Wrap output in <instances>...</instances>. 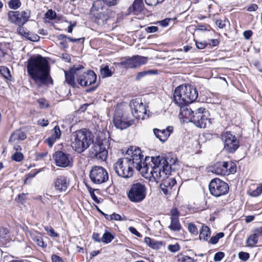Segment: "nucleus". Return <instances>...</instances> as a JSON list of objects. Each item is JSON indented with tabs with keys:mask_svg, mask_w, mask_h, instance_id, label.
<instances>
[{
	"mask_svg": "<svg viewBox=\"0 0 262 262\" xmlns=\"http://www.w3.org/2000/svg\"><path fill=\"white\" fill-rule=\"evenodd\" d=\"M144 242L150 247L155 249H159L162 245L161 242L156 241L149 237H146L144 238Z\"/></svg>",
	"mask_w": 262,
	"mask_h": 262,
	"instance_id": "29",
	"label": "nucleus"
},
{
	"mask_svg": "<svg viewBox=\"0 0 262 262\" xmlns=\"http://www.w3.org/2000/svg\"><path fill=\"white\" fill-rule=\"evenodd\" d=\"M150 157L144 156L141 149L137 147L130 146L126 151L124 157L120 158L114 164L116 173L123 178H129L133 176L134 169L139 171L143 176L148 174L149 166L147 161Z\"/></svg>",
	"mask_w": 262,
	"mask_h": 262,
	"instance_id": "1",
	"label": "nucleus"
},
{
	"mask_svg": "<svg viewBox=\"0 0 262 262\" xmlns=\"http://www.w3.org/2000/svg\"><path fill=\"white\" fill-rule=\"evenodd\" d=\"M164 0H145L146 5L148 6H155L158 4L162 3Z\"/></svg>",
	"mask_w": 262,
	"mask_h": 262,
	"instance_id": "48",
	"label": "nucleus"
},
{
	"mask_svg": "<svg viewBox=\"0 0 262 262\" xmlns=\"http://www.w3.org/2000/svg\"><path fill=\"white\" fill-rule=\"evenodd\" d=\"M195 45L198 49H203L206 47V43L204 42L196 41Z\"/></svg>",
	"mask_w": 262,
	"mask_h": 262,
	"instance_id": "60",
	"label": "nucleus"
},
{
	"mask_svg": "<svg viewBox=\"0 0 262 262\" xmlns=\"http://www.w3.org/2000/svg\"><path fill=\"white\" fill-rule=\"evenodd\" d=\"M198 97L196 90L191 85H180L177 87L173 94L174 102L180 107V115L190 122L194 114L195 109L188 104L192 103Z\"/></svg>",
	"mask_w": 262,
	"mask_h": 262,
	"instance_id": "2",
	"label": "nucleus"
},
{
	"mask_svg": "<svg viewBox=\"0 0 262 262\" xmlns=\"http://www.w3.org/2000/svg\"><path fill=\"white\" fill-rule=\"evenodd\" d=\"M111 220L122 221L123 219L120 215L116 213H113L111 214Z\"/></svg>",
	"mask_w": 262,
	"mask_h": 262,
	"instance_id": "54",
	"label": "nucleus"
},
{
	"mask_svg": "<svg viewBox=\"0 0 262 262\" xmlns=\"http://www.w3.org/2000/svg\"><path fill=\"white\" fill-rule=\"evenodd\" d=\"M144 7L143 0H135L133 4V11L135 14L141 12Z\"/></svg>",
	"mask_w": 262,
	"mask_h": 262,
	"instance_id": "31",
	"label": "nucleus"
},
{
	"mask_svg": "<svg viewBox=\"0 0 262 262\" xmlns=\"http://www.w3.org/2000/svg\"><path fill=\"white\" fill-rule=\"evenodd\" d=\"M147 194V187L144 184L136 182L130 186L127 192L129 200L133 203H140L143 201Z\"/></svg>",
	"mask_w": 262,
	"mask_h": 262,
	"instance_id": "6",
	"label": "nucleus"
},
{
	"mask_svg": "<svg viewBox=\"0 0 262 262\" xmlns=\"http://www.w3.org/2000/svg\"><path fill=\"white\" fill-rule=\"evenodd\" d=\"M53 262H63L62 259L57 255H53L52 256Z\"/></svg>",
	"mask_w": 262,
	"mask_h": 262,
	"instance_id": "61",
	"label": "nucleus"
},
{
	"mask_svg": "<svg viewBox=\"0 0 262 262\" xmlns=\"http://www.w3.org/2000/svg\"><path fill=\"white\" fill-rule=\"evenodd\" d=\"M0 74L6 80H11L12 76L10 70L6 66H0Z\"/></svg>",
	"mask_w": 262,
	"mask_h": 262,
	"instance_id": "33",
	"label": "nucleus"
},
{
	"mask_svg": "<svg viewBox=\"0 0 262 262\" xmlns=\"http://www.w3.org/2000/svg\"><path fill=\"white\" fill-rule=\"evenodd\" d=\"M151 163L149 164L150 180L159 182L162 179L165 178L169 174L172 165H175L178 162L176 157L167 156H156L150 157Z\"/></svg>",
	"mask_w": 262,
	"mask_h": 262,
	"instance_id": "4",
	"label": "nucleus"
},
{
	"mask_svg": "<svg viewBox=\"0 0 262 262\" xmlns=\"http://www.w3.org/2000/svg\"><path fill=\"white\" fill-rule=\"evenodd\" d=\"M90 195L92 199L94 200V201H95L96 203L98 204L100 203L99 200H98V198L97 197L94 191L90 192Z\"/></svg>",
	"mask_w": 262,
	"mask_h": 262,
	"instance_id": "63",
	"label": "nucleus"
},
{
	"mask_svg": "<svg viewBox=\"0 0 262 262\" xmlns=\"http://www.w3.org/2000/svg\"><path fill=\"white\" fill-rule=\"evenodd\" d=\"M252 31L247 30L244 32L243 35L246 39H248L252 36Z\"/></svg>",
	"mask_w": 262,
	"mask_h": 262,
	"instance_id": "58",
	"label": "nucleus"
},
{
	"mask_svg": "<svg viewBox=\"0 0 262 262\" xmlns=\"http://www.w3.org/2000/svg\"><path fill=\"white\" fill-rule=\"evenodd\" d=\"M178 260L179 262H194L193 258L186 255H182L179 256Z\"/></svg>",
	"mask_w": 262,
	"mask_h": 262,
	"instance_id": "45",
	"label": "nucleus"
},
{
	"mask_svg": "<svg viewBox=\"0 0 262 262\" xmlns=\"http://www.w3.org/2000/svg\"><path fill=\"white\" fill-rule=\"evenodd\" d=\"M107 143V142L106 140L103 142L98 141L94 143L90 149L91 155L97 159L104 161L107 158L108 153L106 150Z\"/></svg>",
	"mask_w": 262,
	"mask_h": 262,
	"instance_id": "14",
	"label": "nucleus"
},
{
	"mask_svg": "<svg viewBox=\"0 0 262 262\" xmlns=\"http://www.w3.org/2000/svg\"><path fill=\"white\" fill-rule=\"evenodd\" d=\"M67 39L69 40V41L73 42H79L80 41H82V42H83L84 41V39H85L84 38H83V37L76 39V38H73L69 37H68Z\"/></svg>",
	"mask_w": 262,
	"mask_h": 262,
	"instance_id": "57",
	"label": "nucleus"
},
{
	"mask_svg": "<svg viewBox=\"0 0 262 262\" xmlns=\"http://www.w3.org/2000/svg\"><path fill=\"white\" fill-rule=\"evenodd\" d=\"M61 135V132L58 125H56L51 131V136L48 137L45 142L48 145L51 147L55 142L56 140L59 139Z\"/></svg>",
	"mask_w": 262,
	"mask_h": 262,
	"instance_id": "23",
	"label": "nucleus"
},
{
	"mask_svg": "<svg viewBox=\"0 0 262 262\" xmlns=\"http://www.w3.org/2000/svg\"><path fill=\"white\" fill-rule=\"evenodd\" d=\"M188 229L191 234L196 235L198 234V229L196 226L192 223L188 224Z\"/></svg>",
	"mask_w": 262,
	"mask_h": 262,
	"instance_id": "41",
	"label": "nucleus"
},
{
	"mask_svg": "<svg viewBox=\"0 0 262 262\" xmlns=\"http://www.w3.org/2000/svg\"><path fill=\"white\" fill-rule=\"evenodd\" d=\"M224 253L223 252H218L214 256V260L215 261H220L224 257Z\"/></svg>",
	"mask_w": 262,
	"mask_h": 262,
	"instance_id": "50",
	"label": "nucleus"
},
{
	"mask_svg": "<svg viewBox=\"0 0 262 262\" xmlns=\"http://www.w3.org/2000/svg\"><path fill=\"white\" fill-rule=\"evenodd\" d=\"M147 61L146 57L134 55L131 57L122 58L119 64L125 69H134L146 64Z\"/></svg>",
	"mask_w": 262,
	"mask_h": 262,
	"instance_id": "13",
	"label": "nucleus"
},
{
	"mask_svg": "<svg viewBox=\"0 0 262 262\" xmlns=\"http://www.w3.org/2000/svg\"><path fill=\"white\" fill-rule=\"evenodd\" d=\"M30 235L32 241L38 247L45 249L47 247V243L45 242L43 239L41 233L38 231H31Z\"/></svg>",
	"mask_w": 262,
	"mask_h": 262,
	"instance_id": "25",
	"label": "nucleus"
},
{
	"mask_svg": "<svg viewBox=\"0 0 262 262\" xmlns=\"http://www.w3.org/2000/svg\"><path fill=\"white\" fill-rule=\"evenodd\" d=\"M168 249L171 252H176L180 250V246L178 243L169 245L168 246Z\"/></svg>",
	"mask_w": 262,
	"mask_h": 262,
	"instance_id": "49",
	"label": "nucleus"
},
{
	"mask_svg": "<svg viewBox=\"0 0 262 262\" xmlns=\"http://www.w3.org/2000/svg\"><path fill=\"white\" fill-rule=\"evenodd\" d=\"M239 259L244 261H246L249 258V254L247 252H240L238 253Z\"/></svg>",
	"mask_w": 262,
	"mask_h": 262,
	"instance_id": "51",
	"label": "nucleus"
},
{
	"mask_svg": "<svg viewBox=\"0 0 262 262\" xmlns=\"http://www.w3.org/2000/svg\"><path fill=\"white\" fill-rule=\"evenodd\" d=\"M112 19L110 15V11L100 12L96 14L95 21L99 26H104L109 23Z\"/></svg>",
	"mask_w": 262,
	"mask_h": 262,
	"instance_id": "24",
	"label": "nucleus"
},
{
	"mask_svg": "<svg viewBox=\"0 0 262 262\" xmlns=\"http://www.w3.org/2000/svg\"><path fill=\"white\" fill-rule=\"evenodd\" d=\"M8 5L10 9L16 10L20 7L21 3L20 0H10Z\"/></svg>",
	"mask_w": 262,
	"mask_h": 262,
	"instance_id": "38",
	"label": "nucleus"
},
{
	"mask_svg": "<svg viewBox=\"0 0 262 262\" xmlns=\"http://www.w3.org/2000/svg\"><path fill=\"white\" fill-rule=\"evenodd\" d=\"M84 68L83 66L78 65L74 66L69 71H65L66 81L71 86H74L75 85V75H79V71Z\"/></svg>",
	"mask_w": 262,
	"mask_h": 262,
	"instance_id": "20",
	"label": "nucleus"
},
{
	"mask_svg": "<svg viewBox=\"0 0 262 262\" xmlns=\"http://www.w3.org/2000/svg\"><path fill=\"white\" fill-rule=\"evenodd\" d=\"M215 24L220 28H223L225 26V23L221 19L217 20Z\"/></svg>",
	"mask_w": 262,
	"mask_h": 262,
	"instance_id": "62",
	"label": "nucleus"
},
{
	"mask_svg": "<svg viewBox=\"0 0 262 262\" xmlns=\"http://www.w3.org/2000/svg\"><path fill=\"white\" fill-rule=\"evenodd\" d=\"M211 234L210 228L206 225H202L200 229L199 239L207 241Z\"/></svg>",
	"mask_w": 262,
	"mask_h": 262,
	"instance_id": "28",
	"label": "nucleus"
},
{
	"mask_svg": "<svg viewBox=\"0 0 262 262\" xmlns=\"http://www.w3.org/2000/svg\"><path fill=\"white\" fill-rule=\"evenodd\" d=\"M71 146L78 153H81L93 142L91 133L86 128L73 132L71 138Z\"/></svg>",
	"mask_w": 262,
	"mask_h": 262,
	"instance_id": "5",
	"label": "nucleus"
},
{
	"mask_svg": "<svg viewBox=\"0 0 262 262\" xmlns=\"http://www.w3.org/2000/svg\"><path fill=\"white\" fill-rule=\"evenodd\" d=\"M17 31L19 34L25 37H26V34H27L28 33L25 31V30L22 26H19V27L17 29Z\"/></svg>",
	"mask_w": 262,
	"mask_h": 262,
	"instance_id": "55",
	"label": "nucleus"
},
{
	"mask_svg": "<svg viewBox=\"0 0 262 262\" xmlns=\"http://www.w3.org/2000/svg\"><path fill=\"white\" fill-rule=\"evenodd\" d=\"M45 16L47 18L53 20L55 18L56 16V13L52 9H50L48 10L47 12L45 13Z\"/></svg>",
	"mask_w": 262,
	"mask_h": 262,
	"instance_id": "46",
	"label": "nucleus"
},
{
	"mask_svg": "<svg viewBox=\"0 0 262 262\" xmlns=\"http://www.w3.org/2000/svg\"><path fill=\"white\" fill-rule=\"evenodd\" d=\"M31 12L29 10H25L21 12L19 11H9L8 13V20L18 26H23L29 20Z\"/></svg>",
	"mask_w": 262,
	"mask_h": 262,
	"instance_id": "10",
	"label": "nucleus"
},
{
	"mask_svg": "<svg viewBox=\"0 0 262 262\" xmlns=\"http://www.w3.org/2000/svg\"><path fill=\"white\" fill-rule=\"evenodd\" d=\"M160 181H162V186L163 187H168L170 190L176 184V180L174 178H168L167 175L165 178L162 179Z\"/></svg>",
	"mask_w": 262,
	"mask_h": 262,
	"instance_id": "30",
	"label": "nucleus"
},
{
	"mask_svg": "<svg viewBox=\"0 0 262 262\" xmlns=\"http://www.w3.org/2000/svg\"><path fill=\"white\" fill-rule=\"evenodd\" d=\"M229 189L228 184L218 178L212 179L209 185L210 193L215 197L226 194L228 192Z\"/></svg>",
	"mask_w": 262,
	"mask_h": 262,
	"instance_id": "9",
	"label": "nucleus"
},
{
	"mask_svg": "<svg viewBox=\"0 0 262 262\" xmlns=\"http://www.w3.org/2000/svg\"><path fill=\"white\" fill-rule=\"evenodd\" d=\"M92 182L96 184L106 182L108 180V174L106 170L101 166H94L90 173Z\"/></svg>",
	"mask_w": 262,
	"mask_h": 262,
	"instance_id": "12",
	"label": "nucleus"
},
{
	"mask_svg": "<svg viewBox=\"0 0 262 262\" xmlns=\"http://www.w3.org/2000/svg\"><path fill=\"white\" fill-rule=\"evenodd\" d=\"M37 102L40 108H46L49 106L48 101L44 98L38 99Z\"/></svg>",
	"mask_w": 262,
	"mask_h": 262,
	"instance_id": "44",
	"label": "nucleus"
},
{
	"mask_svg": "<svg viewBox=\"0 0 262 262\" xmlns=\"http://www.w3.org/2000/svg\"><path fill=\"white\" fill-rule=\"evenodd\" d=\"M92 239L96 242L101 243L102 242V237L100 236V234L97 232H94L92 236Z\"/></svg>",
	"mask_w": 262,
	"mask_h": 262,
	"instance_id": "52",
	"label": "nucleus"
},
{
	"mask_svg": "<svg viewBox=\"0 0 262 262\" xmlns=\"http://www.w3.org/2000/svg\"><path fill=\"white\" fill-rule=\"evenodd\" d=\"M55 164L61 167H71L73 165L72 156L62 151L56 152L54 155Z\"/></svg>",
	"mask_w": 262,
	"mask_h": 262,
	"instance_id": "16",
	"label": "nucleus"
},
{
	"mask_svg": "<svg viewBox=\"0 0 262 262\" xmlns=\"http://www.w3.org/2000/svg\"><path fill=\"white\" fill-rule=\"evenodd\" d=\"M208 117V111L205 108L200 107L195 110L191 122L198 127L205 128L208 124L210 123Z\"/></svg>",
	"mask_w": 262,
	"mask_h": 262,
	"instance_id": "11",
	"label": "nucleus"
},
{
	"mask_svg": "<svg viewBox=\"0 0 262 262\" xmlns=\"http://www.w3.org/2000/svg\"><path fill=\"white\" fill-rule=\"evenodd\" d=\"M128 230L133 234L136 235L138 237H141V234L136 230V229L133 227H130L128 228Z\"/></svg>",
	"mask_w": 262,
	"mask_h": 262,
	"instance_id": "53",
	"label": "nucleus"
},
{
	"mask_svg": "<svg viewBox=\"0 0 262 262\" xmlns=\"http://www.w3.org/2000/svg\"><path fill=\"white\" fill-rule=\"evenodd\" d=\"M247 193L252 197H257L262 193V183L260 184L255 189H250Z\"/></svg>",
	"mask_w": 262,
	"mask_h": 262,
	"instance_id": "35",
	"label": "nucleus"
},
{
	"mask_svg": "<svg viewBox=\"0 0 262 262\" xmlns=\"http://www.w3.org/2000/svg\"><path fill=\"white\" fill-rule=\"evenodd\" d=\"M173 130V127L171 126H167L166 128L163 129L158 128L153 129L155 135L162 142H164L168 139Z\"/></svg>",
	"mask_w": 262,
	"mask_h": 262,
	"instance_id": "21",
	"label": "nucleus"
},
{
	"mask_svg": "<svg viewBox=\"0 0 262 262\" xmlns=\"http://www.w3.org/2000/svg\"><path fill=\"white\" fill-rule=\"evenodd\" d=\"M113 122L116 128L121 130L127 128L133 123L132 121L127 120L126 117L120 113L115 114Z\"/></svg>",
	"mask_w": 262,
	"mask_h": 262,
	"instance_id": "19",
	"label": "nucleus"
},
{
	"mask_svg": "<svg viewBox=\"0 0 262 262\" xmlns=\"http://www.w3.org/2000/svg\"><path fill=\"white\" fill-rule=\"evenodd\" d=\"M253 65L261 72H262V68L260 66V62L258 60H255L253 62Z\"/></svg>",
	"mask_w": 262,
	"mask_h": 262,
	"instance_id": "59",
	"label": "nucleus"
},
{
	"mask_svg": "<svg viewBox=\"0 0 262 262\" xmlns=\"http://www.w3.org/2000/svg\"><path fill=\"white\" fill-rule=\"evenodd\" d=\"M171 224L169 228L173 231H179L181 229V225L179 221L180 212L178 209L173 208L170 211Z\"/></svg>",
	"mask_w": 262,
	"mask_h": 262,
	"instance_id": "18",
	"label": "nucleus"
},
{
	"mask_svg": "<svg viewBox=\"0 0 262 262\" xmlns=\"http://www.w3.org/2000/svg\"><path fill=\"white\" fill-rule=\"evenodd\" d=\"M45 230L47 231L49 233V235L52 237H57L59 236V234L56 233L54 229L51 226L45 227Z\"/></svg>",
	"mask_w": 262,
	"mask_h": 262,
	"instance_id": "43",
	"label": "nucleus"
},
{
	"mask_svg": "<svg viewBox=\"0 0 262 262\" xmlns=\"http://www.w3.org/2000/svg\"><path fill=\"white\" fill-rule=\"evenodd\" d=\"M260 229L261 227L254 229L253 233L248 237L246 244L248 247H254L258 243L259 236H262V233L260 232Z\"/></svg>",
	"mask_w": 262,
	"mask_h": 262,
	"instance_id": "26",
	"label": "nucleus"
},
{
	"mask_svg": "<svg viewBox=\"0 0 262 262\" xmlns=\"http://www.w3.org/2000/svg\"><path fill=\"white\" fill-rule=\"evenodd\" d=\"M107 6H114L117 5L120 0H101Z\"/></svg>",
	"mask_w": 262,
	"mask_h": 262,
	"instance_id": "47",
	"label": "nucleus"
},
{
	"mask_svg": "<svg viewBox=\"0 0 262 262\" xmlns=\"http://www.w3.org/2000/svg\"><path fill=\"white\" fill-rule=\"evenodd\" d=\"M7 231L8 230L6 229L3 227H0V242L3 244L6 243L7 241L8 240L9 235Z\"/></svg>",
	"mask_w": 262,
	"mask_h": 262,
	"instance_id": "36",
	"label": "nucleus"
},
{
	"mask_svg": "<svg viewBox=\"0 0 262 262\" xmlns=\"http://www.w3.org/2000/svg\"><path fill=\"white\" fill-rule=\"evenodd\" d=\"M224 236L223 232L217 233L215 236H212L209 241V243L211 244H216L218 243L219 239Z\"/></svg>",
	"mask_w": 262,
	"mask_h": 262,
	"instance_id": "39",
	"label": "nucleus"
},
{
	"mask_svg": "<svg viewBox=\"0 0 262 262\" xmlns=\"http://www.w3.org/2000/svg\"><path fill=\"white\" fill-rule=\"evenodd\" d=\"M26 38L32 41H37L39 40L40 37L36 34L28 32L26 34Z\"/></svg>",
	"mask_w": 262,
	"mask_h": 262,
	"instance_id": "40",
	"label": "nucleus"
},
{
	"mask_svg": "<svg viewBox=\"0 0 262 262\" xmlns=\"http://www.w3.org/2000/svg\"><path fill=\"white\" fill-rule=\"evenodd\" d=\"M97 79V75L94 71L88 70L86 72L79 74L77 82L82 86H87L94 83Z\"/></svg>",
	"mask_w": 262,
	"mask_h": 262,
	"instance_id": "17",
	"label": "nucleus"
},
{
	"mask_svg": "<svg viewBox=\"0 0 262 262\" xmlns=\"http://www.w3.org/2000/svg\"><path fill=\"white\" fill-rule=\"evenodd\" d=\"M27 68L28 75L36 83L47 84L50 77V67L45 58L40 55L30 57Z\"/></svg>",
	"mask_w": 262,
	"mask_h": 262,
	"instance_id": "3",
	"label": "nucleus"
},
{
	"mask_svg": "<svg viewBox=\"0 0 262 262\" xmlns=\"http://www.w3.org/2000/svg\"><path fill=\"white\" fill-rule=\"evenodd\" d=\"M148 33H154L158 31V27L156 26H150L145 29Z\"/></svg>",
	"mask_w": 262,
	"mask_h": 262,
	"instance_id": "56",
	"label": "nucleus"
},
{
	"mask_svg": "<svg viewBox=\"0 0 262 262\" xmlns=\"http://www.w3.org/2000/svg\"><path fill=\"white\" fill-rule=\"evenodd\" d=\"M26 138L27 136L24 132L21 130H16L11 135L9 142H15L16 141L24 140Z\"/></svg>",
	"mask_w": 262,
	"mask_h": 262,
	"instance_id": "27",
	"label": "nucleus"
},
{
	"mask_svg": "<svg viewBox=\"0 0 262 262\" xmlns=\"http://www.w3.org/2000/svg\"><path fill=\"white\" fill-rule=\"evenodd\" d=\"M221 138L224 143V149L228 153H234L239 147V142L236 137L231 132L223 133Z\"/></svg>",
	"mask_w": 262,
	"mask_h": 262,
	"instance_id": "8",
	"label": "nucleus"
},
{
	"mask_svg": "<svg viewBox=\"0 0 262 262\" xmlns=\"http://www.w3.org/2000/svg\"><path fill=\"white\" fill-rule=\"evenodd\" d=\"M100 71L103 78L111 77L113 74V72L112 71L111 69L109 68V66L107 65L103 67H101Z\"/></svg>",
	"mask_w": 262,
	"mask_h": 262,
	"instance_id": "34",
	"label": "nucleus"
},
{
	"mask_svg": "<svg viewBox=\"0 0 262 262\" xmlns=\"http://www.w3.org/2000/svg\"><path fill=\"white\" fill-rule=\"evenodd\" d=\"M12 159L16 162H20L24 159V155L19 152H16L11 157Z\"/></svg>",
	"mask_w": 262,
	"mask_h": 262,
	"instance_id": "42",
	"label": "nucleus"
},
{
	"mask_svg": "<svg viewBox=\"0 0 262 262\" xmlns=\"http://www.w3.org/2000/svg\"><path fill=\"white\" fill-rule=\"evenodd\" d=\"M69 185V181L67 177L60 176L54 182V187L59 191H66Z\"/></svg>",
	"mask_w": 262,
	"mask_h": 262,
	"instance_id": "22",
	"label": "nucleus"
},
{
	"mask_svg": "<svg viewBox=\"0 0 262 262\" xmlns=\"http://www.w3.org/2000/svg\"><path fill=\"white\" fill-rule=\"evenodd\" d=\"M157 73L156 70H147L139 72L136 77L137 80H141L143 77L147 75L151 74H156Z\"/></svg>",
	"mask_w": 262,
	"mask_h": 262,
	"instance_id": "37",
	"label": "nucleus"
},
{
	"mask_svg": "<svg viewBox=\"0 0 262 262\" xmlns=\"http://www.w3.org/2000/svg\"><path fill=\"white\" fill-rule=\"evenodd\" d=\"M160 188L162 191V192L165 194L167 195L169 193V191L170 189H169L168 187H163L162 186V183L160 185Z\"/></svg>",
	"mask_w": 262,
	"mask_h": 262,
	"instance_id": "64",
	"label": "nucleus"
},
{
	"mask_svg": "<svg viewBox=\"0 0 262 262\" xmlns=\"http://www.w3.org/2000/svg\"><path fill=\"white\" fill-rule=\"evenodd\" d=\"M209 171L217 175L227 176L236 171V166L232 162H219L210 167Z\"/></svg>",
	"mask_w": 262,
	"mask_h": 262,
	"instance_id": "7",
	"label": "nucleus"
},
{
	"mask_svg": "<svg viewBox=\"0 0 262 262\" xmlns=\"http://www.w3.org/2000/svg\"><path fill=\"white\" fill-rule=\"evenodd\" d=\"M129 106L133 115L136 119H139L146 113V106L140 98H136L131 100Z\"/></svg>",
	"mask_w": 262,
	"mask_h": 262,
	"instance_id": "15",
	"label": "nucleus"
},
{
	"mask_svg": "<svg viewBox=\"0 0 262 262\" xmlns=\"http://www.w3.org/2000/svg\"><path fill=\"white\" fill-rule=\"evenodd\" d=\"M114 238L115 235L106 230L102 236V242L107 244L112 242Z\"/></svg>",
	"mask_w": 262,
	"mask_h": 262,
	"instance_id": "32",
	"label": "nucleus"
}]
</instances>
